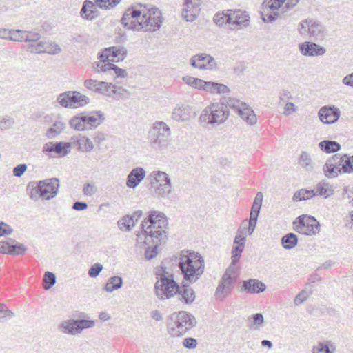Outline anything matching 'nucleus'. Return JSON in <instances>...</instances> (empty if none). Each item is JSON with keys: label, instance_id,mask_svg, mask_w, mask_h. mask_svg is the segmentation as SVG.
Listing matches in <instances>:
<instances>
[{"label": "nucleus", "instance_id": "nucleus-1", "mask_svg": "<svg viewBox=\"0 0 353 353\" xmlns=\"http://www.w3.org/2000/svg\"><path fill=\"white\" fill-rule=\"evenodd\" d=\"M121 23L133 30L154 32L161 26V13L157 8L138 4L126 10Z\"/></svg>", "mask_w": 353, "mask_h": 353}, {"label": "nucleus", "instance_id": "nucleus-2", "mask_svg": "<svg viewBox=\"0 0 353 353\" xmlns=\"http://www.w3.org/2000/svg\"><path fill=\"white\" fill-rule=\"evenodd\" d=\"M168 220L165 214L159 211L152 210L143 221L141 233L137 234V242L140 244L158 243L167 239Z\"/></svg>", "mask_w": 353, "mask_h": 353}, {"label": "nucleus", "instance_id": "nucleus-3", "mask_svg": "<svg viewBox=\"0 0 353 353\" xmlns=\"http://www.w3.org/2000/svg\"><path fill=\"white\" fill-rule=\"evenodd\" d=\"M204 266V261L199 253L189 250L181 252L179 268L185 281L196 282L203 274Z\"/></svg>", "mask_w": 353, "mask_h": 353}, {"label": "nucleus", "instance_id": "nucleus-4", "mask_svg": "<svg viewBox=\"0 0 353 353\" xmlns=\"http://www.w3.org/2000/svg\"><path fill=\"white\" fill-rule=\"evenodd\" d=\"M127 51L123 47L112 46L105 48L98 53V61L92 63L93 70L99 74L111 76L114 70L113 62L124 59Z\"/></svg>", "mask_w": 353, "mask_h": 353}, {"label": "nucleus", "instance_id": "nucleus-5", "mask_svg": "<svg viewBox=\"0 0 353 353\" xmlns=\"http://www.w3.org/2000/svg\"><path fill=\"white\" fill-rule=\"evenodd\" d=\"M230 116V110L221 101L211 103L201 112L200 123L205 127H216L225 123Z\"/></svg>", "mask_w": 353, "mask_h": 353}, {"label": "nucleus", "instance_id": "nucleus-6", "mask_svg": "<svg viewBox=\"0 0 353 353\" xmlns=\"http://www.w3.org/2000/svg\"><path fill=\"white\" fill-rule=\"evenodd\" d=\"M196 324V319L187 312L181 311L171 315L168 332L172 336H181Z\"/></svg>", "mask_w": 353, "mask_h": 353}, {"label": "nucleus", "instance_id": "nucleus-7", "mask_svg": "<svg viewBox=\"0 0 353 353\" xmlns=\"http://www.w3.org/2000/svg\"><path fill=\"white\" fill-rule=\"evenodd\" d=\"M148 137L153 147L161 150H165L170 144V128L165 122L155 121L149 131Z\"/></svg>", "mask_w": 353, "mask_h": 353}, {"label": "nucleus", "instance_id": "nucleus-8", "mask_svg": "<svg viewBox=\"0 0 353 353\" xmlns=\"http://www.w3.org/2000/svg\"><path fill=\"white\" fill-rule=\"evenodd\" d=\"M59 180L57 178L46 179L37 182V186L30 193V198H37V195L46 200L55 197L59 191Z\"/></svg>", "mask_w": 353, "mask_h": 353}, {"label": "nucleus", "instance_id": "nucleus-9", "mask_svg": "<svg viewBox=\"0 0 353 353\" xmlns=\"http://www.w3.org/2000/svg\"><path fill=\"white\" fill-rule=\"evenodd\" d=\"M57 101L63 108H79L88 104L90 99L79 91H66L59 94Z\"/></svg>", "mask_w": 353, "mask_h": 353}, {"label": "nucleus", "instance_id": "nucleus-10", "mask_svg": "<svg viewBox=\"0 0 353 353\" xmlns=\"http://www.w3.org/2000/svg\"><path fill=\"white\" fill-rule=\"evenodd\" d=\"M156 295L159 299H166L174 296L179 290V285L172 276L163 274L155 283Z\"/></svg>", "mask_w": 353, "mask_h": 353}, {"label": "nucleus", "instance_id": "nucleus-11", "mask_svg": "<svg viewBox=\"0 0 353 353\" xmlns=\"http://www.w3.org/2000/svg\"><path fill=\"white\" fill-rule=\"evenodd\" d=\"M94 325V321L92 320L68 319L59 323L58 330L63 334L74 336L81 333L84 329L93 327Z\"/></svg>", "mask_w": 353, "mask_h": 353}, {"label": "nucleus", "instance_id": "nucleus-12", "mask_svg": "<svg viewBox=\"0 0 353 353\" xmlns=\"http://www.w3.org/2000/svg\"><path fill=\"white\" fill-rule=\"evenodd\" d=\"M294 230L302 234L312 236L319 232L320 224L317 220L311 216L301 215L294 222Z\"/></svg>", "mask_w": 353, "mask_h": 353}, {"label": "nucleus", "instance_id": "nucleus-13", "mask_svg": "<svg viewBox=\"0 0 353 353\" xmlns=\"http://www.w3.org/2000/svg\"><path fill=\"white\" fill-rule=\"evenodd\" d=\"M298 31L301 36H309L314 39H322L325 36L323 25L312 19L301 21L298 25Z\"/></svg>", "mask_w": 353, "mask_h": 353}, {"label": "nucleus", "instance_id": "nucleus-14", "mask_svg": "<svg viewBox=\"0 0 353 353\" xmlns=\"http://www.w3.org/2000/svg\"><path fill=\"white\" fill-rule=\"evenodd\" d=\"M229 28L239 30L248 27L250 24V16L245 11L229 10Z\"/></svg>", "mask_w": 353, "mask_h": 353}, {"label": "nucleus", "instance_id": "nucleus-15", "mask_svg": "<svg viewBox=\"0 0 353 353\" xmlns=\"http://www.w3.org/2000/svg\"><path fill=\"white\" fill-rule=\"evenodd\" d=\"M340 110L334 105H325L320 108L318 112V117L320 121L325 124H332L336 123L340 117Z\"/></svg>", "mask_w": 353, "mask_h": 353}, {"label": "nucleus", "instance_id": "nucleus-16", "mask_svg": "<svg viewBox=\"0 0 353 353\" xmlns=\"http://www.w3.org/2000/svg\"><path fill=\"white\" fill-rule=\"evenodd\" d=\"M191 65L200 70H213L216 67L214 59L210 55L199 54L193 56L190 59Z\"/></svg>", "mask_w": 353, "mask_h": 353}, {"label": "nucleus", "instance_id": "nucleus-17", "mask_svg": "<svg viewBox=\"0 0 353 353\" xmlns=\"http://www.w3.org/2000/svg\"><path fill=\"white\" fill-rule=\"evenodd\" d=\"M300 53L305 57H319L323 55L326 50L323 46L311 41H304L299 44Z\"/></svg>", "mask_w": 353, "mask_h": 353}, {"label": "nucleus", "instance_id": "nucleus-18", "mask_svg": "<svg viewBox=\"0 0 353 353\" xmlns=\"http://www.w3.org/2000/svg\"><path fill=\"white\" fill-rule=\"evenodd\" d=\"M194 117L192 108L185 103L176 104L172 112V118L176 121H186Z\"/></svg>", "mask_w": 353, "mask_h": 353}, {"label": "nucleus", "instance_id": "nucleus-19", "mask_svg": "<svg viewBox=\"0 0 353 353\" xmlns=\"http://www.w3.org/2000/svg\"><path fill=\"white\" fill-rule=\"evenodd\" d=\"M342 163L341 157L334 155L330 158L323 165L324 174L328 178L336 177L343 171Z\"/></svg>", "mask_w": 353, "mask_h": 353}, {"label": "nucleus", "instance_id": "nucleus-20", "mask_svg": "<svg viewBox=\"0 0 353 353\" xmlns=\"http://www.w3.org/2000/svg\"><path fill=\"white\" fill-rule=\"evenodd\" d=\"M32 53H48L56 54L61 52L60 47L54 43L40 41L37 43H32L29 47Z\"/></svg>", "mask_w": 353, "mask_h": 353}, {"label": "nucleus", "instance_id": "nucleus-21", "mask_svg": "<svg viewBox=\"0 0 353 353\" xmlns=\"http://www.w3.org/2000/svg\"><path fill=\"white\" fill-rule=\"evenodd\" d=\"M145 175L146 172L143 168L137 167L133 168L127 176V187L134 189L144 179Z\"/></svg>", "mask_w": 353, "mask_h": 353}, {"label": "nucleus", "instance_id": "nucleus-22", "mask_svg": "<svg viewBox=\"0 0 353 353\" xmlns=\"http://www.w3.org/2000/svg\"><path fill=\"white\" fill-rule=\"evenodd\" d=\"M99 94L105 95L107 97H113L119 94L121 97L128 95V92L121 87H117L112 83L101 81L99 85Z\"/></svg>", "mask_w": 353, "mask_h": 353}, {"label": "nucleus", "instance_id": "nucleus-23", "mask_svg": "<svg viewBox=\"0 0 353 353\" xmlns=\"http://www.w3.org/2000/svg\"><path fill=\"white\" fill-rule=\"evenodd\" d=\"M70 147L71 144L68 142H59L57 143L48 142L44 145L43 148V152L46 154L55 152L57 154H66L70 151Z\"/></svg>", "mask_w": 353, "mask_h": 353}, {"label": "nucleus", "instance_id": "nucleus-24", "mask_svg": "<svg viewBox=\"0 0 353 353\" xmlns=\"http://www.w3.org/2000/svg\"><path fill=\"white\" fill-rule=\"evenodd\" d=\"M238 112L241 118L252 125L256 123V116L254 111L248 105L243 103H239Z\"/></svg>", "mask_w": 353, "mask_h": 353}, {"label": "nucleus", "instance_id": "nucleus-25", "mask_svg": "<svg viewBox=\"0 0 353 353\" xmlns=\"http://www.w3.org/2000/svg\"><path fill=\"white\" fill-rule=\"evenodd\" d=\"M73 143L83 152H91L94 148L92 141L87 137L79 134L72 138Z\"/></svg>", "mask_w": 353, "mask_h": 353}, {"label": "nucleus", "instance_id": "nucleus-26", "mask_svg": "<svg viewBox=\"0 0 353 353\" xmlns=\"http://www.w3.org/2000/svg\"><path fill=\"white\" fill-rule=\"evenodd\" d=\"M97 5L90 1H85L81 10V16L88 20H93L98 16Z\"/></svg>", "mask_w": 353, "mask_h": 353}, {"label": "nucleus", "instance_id": "nucleus-27", "mask_svg": "<svg viewBox=\"0 0 353 353\" xmlns=\"http://www.w3.org/2000/svg\"><path fill=\"white\" fill-rule=\"evenodd\" d=\"M177 293L179 294L180 300L186 304L192 303L196 298L194 290L184 283L181 288L179 287Z\"/></svg>", "mask_w": 353, "mask_h": 353}, {"label": "nucleus", "instance_id": "nucleus-28", "mask_svg": "<svg viewBox=\"0 0 353 353\" xmlns=\"http://www.w3.org/2000/svg\"><path fill=\"white\" fill-rule=\"evenodd\" d=\"M200 10V6L185 3L182 10V17L187 21H194L198 17Z\"/></svg>", "mask_w": 353, "mask_h": 353}, {"label": "nucleus", "instance_id": "nucleus-29", "mask_svg": "<svg viewBox=\"0 0 353 353\" xmlns=\"http://www.w3.org/2000/svg\"><path fill=\"white\" fill-rule=\"evenodd\" d=\"M203 91L213 94H223L228 93L230 89L224 84L213 81H206Z\"/></svg>", "mask_w": 353, "mask_h": 353}, {"label": "nucleus", "instance_id": "nucleus-30", "mask_svg": "<svg viewBox=\"0 0 353 353\" xmlns=\"http://www.w3.org/2000/svg\"><path fill=\"white\" fill-rule=\"evenodd\" d=\"M336 352V346L331 341L318 342L312 349V353H335Z\"/></svg>", "mask_w": 353, "mask_h": 353}, {"label": "nucleus", "instance_id": "nucleus-31", "mask_svg": "<svg viewBox=\"0 0 353 353\" xmlns=\"http://www.w3.org/2000/svg\"><path fill=\"white\" fill-rule=\"evenodd\" d=\"M86 127L88 130L92 128H97L105 119L103 114L101 111L92 112L90 115H84Z\"/></svg>", "mask_w": 353, "mask_h": 353}, {"label": "nucleus", "instance_id": "nucleus-32", "mask_svg": "<svg viewBox=\"0 0 353 353\" xmlns=\"http://www.w3.org/2000/svg\"><path fill=\"white\" fill-rule=\"evenodd\" d=\"M152 187L154 188V195L158 199H166L172 192V185L171 183H163L154 185L152 181Z\"/></svg>", "mask_w": 353, "mask_h": 353}, {"label": "nucleus", "instance_id": "nucleus-33", "mask_svg": "<svg viewBox=\"0 0 353 353\" xmlns=\"http://www.w3.org/2000/svg\"><path fill=\"white\" fill-rule=\"evenodd\" d=\"M243 289L252 293H259L265 290V285L255 279H250L249 281H244Z\"/></svg>", "mask_w": 353, "mask_h": 353}, {"label": "nucleus", "instance_id": "nucleus-34", "mask_svg": "<svg viewBox=\"0 0 353 353\" xmlns=\"http://www.w3.org/2000/svg\"><path fill=\"white\" fill-rule=\"evenodd\" d=\"M320 149L325 153H334L341 149L340 144L335 141L324 140L319 143Z\"/></svg>", "mask_w": 353, "mask_h": 353}, {"label": "nucleus", "instance_id": "nucleus-35", "mask_svg": "<svg viewBox=\"0 0 353 353\" xmlns=\"http://www.w3.org/2000/svg\"><path fill=\"white\" fill-rule=\"evenodd\" d=\"M123 285V279L118 276L110 277L105 285L103 287V290L107 292H112L114 290L120 289Z\"/></svg>", "mask_w": 353, "mask_h": 353}, {"label": "nucleus", "instance_id": "nucleus-36", "mask_svg": "<svg viewBox=\"0 0 353 353\" xmlns=\"http://www.w3.org/2000/svg\"><path fill=\"white\" fill-rule=\"evenodd\" d=\"M70 126L78 131H83L88 130L85 122V117L83 114H78L72 117L69 121Z\"/></svg>", "mask_w": 353, "mask_h": 353}, {"label": "nucleus", "instance_id": "nucleus-37", "mask_svg": "<svg viewBox=\"0 0 353 353\" xmlns=\"http://www.w3.org/2000/svg\"><path fill=\"white\" fill-rule=\"evenodd\" d=\"M183 82L194 89L203 91V88L206 84V81L201 79L193 77L191 76H185L183 77Z\"/></svg>", "mask_w": 353, "mask_h": 353}, {"label": "nucleus", "instance_id": "nucleus-38", "mask_svg": "<svg viewBox=\"0 0 353 353\" xmlns=\"http://www.w3.org/2000/svg\"><path fill=\"white\" fill-rule=\"evenodd\" d=\"M150 178L157 183V185L171 183L169 175L163 171H153L150 174Z\"/></svg>", "mask_w": 353, "mask_h": 353}, {"label": "nucleus", "instance_id": "nucleus-39", "mask_svg": "<svg viewBox=\"0 0 353 353\" xmlns=\"http://www.w3.org/2000/svg\"><path fill=\"white\" fill-rule=\"evenodd\" d=\"M65 128V123L63 121H56L53 125L46 132V137L48 139H52L60 134Z\"/></svg>", "mask_w": 353, "mask_h": 353}, {"label": "nucleus", "instance_id": "nucleus-40", "mask_svg": "<svg viewBox=\"0 0 353 353\" xmlns=\"http://www.w3.org/2000/svg\"><path fill=\"white\" fill-rule=\"evenodd\" d=\"M333 192L334 190L328 183H319L316 186L314 193L326 199L332 195Z\"/></svg>", "mask_w": 353, "mask_h": 353}, {"label": "nucleus", "instance_id": "nucleus-41", "mask_svg": "<svg viewBox=\"0 0 353 353\" xmlns=\"http://www.w3.org/2000/svg\"><path fill=\"white\" fill-rule=\"evenodd\" d=\"M298 242V238L294 233H288L281 239V244L284 248L290 250L294 248Z\"/></svg>", "mask_w": 353, "mask_h": 353}, {"label": "nucleus", "instance_id": "nucleus-42", "mask_svg": "<svg viewBox=\"0 0 353 353\" xmlns=\"http://www.w3.org/2000/svg\"><path fill=\"white\" fill-rule=\"evenodd\" d=\"M315 195L316 194L314 193V190L301 189L294 193L293 196V200L294 201H305L310 199Z\"/></svg>", "mask_w": 353, "mask_h": 353}, {"label": "nucleus", "instance_id": "nucleus-43", "mask_svg": "<svg viewBox=\"0 0 353 353\" xmlns=\"http://www.w3.org/2000/svg\"><path fill=\"white\" fill-rule=\"evenodd\" d=\"M118 227L121 230L129 231L135 225V221L130 215L124 216L117 222Z\"/></svg>", "mask_w": 353, "mask_h": 353}, {"label": "nucleus", "instance_id": "nucleus-44", "mask_svg": "<svg viewBox=\"0 0 353 353\" xmlns=\"http://www.w3.org/2000/svg\"><path fill=\"white\" fill-rule=\"evenodd\" d=\"M229 10L219 12L214 17V22L219 26H226L229 28Z\"/></svg>", "mask_w": 353, "mask_h": 353}, {"label": "nucleus", "instance_id": "nucleus-45", "mask_svg": "<svg viewBox=\"0 0 353 353\" xmlns=\"http://www.w3.org/2000/svg\"><path fill=\"white\" fill-rule=\"evenodd\" d=\"M286 0H265L263 6L266 10L279 11L283 6Z\"/></svg>", "mask_w": 353, "mask_h": 353}, {"label": "nucleus", "instance_id": "nucleus-46", "mask_svg": "<svg viewBox=\"0 0 353 353\" xmlns=\"http://www.w3.org/2000/svg\"><path fill=\"white\" fill-rule=\"evenodd\" d=\"M300 165L307 170H312L314 168V163L308 153L303 152L299 158Z\"/></svg>", "mask_w": 353, "mask_h": 353}, {"label": "nucleus", "instance_id": "nucleus-47", "mask_svg": "<svg viewBox=\"0 0 353 353\" xmlns=\"http://www.w3.org/2000/svg\"><path fill=\"white\" fill-rule=\"evenodd\" d=\"M342 170L344 173L353 172V156L348 157L344 154L341 157Z\"/></svg>", "mask_w": 353, "mask_h": 353}, {"label": "nucleus", "instance_id": "nucleus-48", "mask_svg": "<svg viewBox=\"0 0 353 353\" xmlns=\"http://www.w3.org/2000/svg\"><path fill=\"white\" fill-rule=\"evenodd\" d=\"M43 288L50 289L56 283L55 274L51 272H46L43 276Z\"/></svg>", "mask_w": 353, "mask_h": 353}, {"label": "nucleus", "instance_id": "nucleus-49", "mask_svg": "<svg viewBox=\"0 0 353 353\" xmlns=\"http://www.w3.org/2000/svg\"><path fill=\"white\" fill-rule=\"evenodd\" d=\"M234 273V268H232V265H230L225 272L224 274L223 275V277L221 279V283L223 284V285H226L230 289L232 288V275Z\"/></svg>", "mask_w": 353, "mask_h": 353}, {"label": "nucleus", "instance_id": "nucleus-50", "mask_svg": "<svg viewBox=\"0 0 353 353\" xmlns=\"http://www.w3.org/2000/svg\"><path fill=\"white\" fill-rule=\"evenodd\" d=\"M101 81L95 79H90L84 81V86L88 90L99 94V85Z\"/></svg>", "mask_w": 353, "mask_h": 353}, {"label": "nucleus", "instance_id": "nucleus-51", "mask_svg": "<svg viewBox=\"0 0 353 353\" xmlns=\"http://www.w3.org/2000/svg\"><path fill=\"white\" fill-rule=\"evenodd\" d=\"M10 241L14 242L12 239H10ZM27 250V248L21 243H17L14 244L13 243H11V249L9 254H17V255H22Z\"/></svg>", "mask_w": 353, "mask_h": 353}, {"label": "nucleus", "instance_id": "nucleus-52", "mask_svg": "<svg viewBox=\"0 0 353 353\" xmlns=\"http://www.w3.org/2000/svg\"><path fill=\"white\" fill-rule=\"evenodd\" d=\"M230 290L231 289L230 288L220 283L216 290L215 295L216 298L222 300L229 294Z\"/></svg>", "mask_w": 353, "mask_h": 353}, {"label": "nucleus", "instance_id": "nucleus-53", "mask_svg": "<svg viewBox=\"0 0 353 353\" xmlns=\"http://www.w3.org/2000/svg\"><path fill=\"white\" fill-rule=\"evenodd\" d=\"M121 1V0H95V2L99 8L108 9L116 6Z\"/></svg>", "mask_w": 353, "mask_h": 353}, {"label": "nucleus", "instance_id": "nucleus-54", "mask_svg": "<svg viewBox=\"0 0 353 353\" xmlns=\"http://www.w3.org/2000/svg\"><path fill=\"white\" fill-rule=\"evenodd\" d=\"M261 14L262 19L265 22H273L277 19L279 12L272 11V12H269V10H266L264 7Z\"/></svg>", "mask_w": 353, "mask_h": 353}, {"label": "nucleus", "instance_id": "nucleus-55", "mask_svg": "<svg viewBox=\"0 0 353 353\" xmlns=\"http://www.w3.org/2000/svg\"><path fill=\"white\" fill-rule=\"evenodd\" d=\"M243 245L240 246L239 245L234 244L232 250V265H234L239 261L243 250Z\"/></svg>", "mask_w": 353, "mask_h": 353}, {"label": "nucleus", "instance_id": "nucleus-56", "mask_svg": "<svg viewBox=\"0 0 353 353\" xmlns=\"http://www.w3.org/2000/svg\"><path fill=\"white\" fill-rule=\"evenodd\" d=\"M25 31L21 30H10V35L9 40L21 42L24 41Z\"/></svg>", "mask_w": 353, "mask_h": 353}, {"label": "nucleus", "instance_id": "nucleus-57", "mask_svg": "<svg viewBox=\"0 0 353 353\" xmlns=\"http://www.w3.org/2000/svg\"><path fill=\"white\" fill-rule=\"evenodd\" d=\"M14 315V313L8 310L4 304L0 303V322H4L7 318L10 319Z\"/></svg>", "mask_w": 353, "mask_h": 353}, {"label": "nucleus", "instance_id": "nucleus-58", "mask_svg": "<svg viewBox=\"0 0 353 353\" xmlns=\"http://www.w3.org/2000/svg\"><path fill=\"white\" fill-rule=\"evenodd\" d=\"M342 196L344 199H347L353 206V186L345 187L343 190Z\"/></svg>", "mask_w": 353, "mask_h": 353}, {"label": "nucleus", "instance_id": "nucleus-59", "mask_svg": "<svg viewBox=\"0 0 353 353\" xmlns=\"http://www.w3.org/2000/svg\"><path fill=\"white\" fill-rule=\"evenodd\" d=\"M41 38V35L37 32L25 31L24 41L35 42L38 41Z\"/></svg>", "mask_w": 353, "mask_h": 353}, {"label": "nucleus", "instance_id": "nucleus-60", "mask_svg": "<svg viewBox=\"0 0 353 353\" xmlns=\"http://www.w3.org/2000/svg\"><path fill=\"white\" fill-rule=\"evenodd\" d=\"M103 270V265L101 263H97L88 270V275L92 278L97 277Z\"/></svg>", "mask_w": 353, "mask_h": 353}, {"label": "nucleus", "instance_id": "nucleus-61", "mask_svg": "<svg viewBox=\"0 0 353 353\" xmlns=\"http://www.w3.org/2000/svg\"><path fill=\"white\" fill-rule=\"evenodd\" d=\"M97 191V187L91 183H86L83 185V192L84 195L88 196H93Z\"/></svg>", "mask_w": 353, "mask_h": 353}, {"label": "nucleus", "instance_id": "nucleus-62", "mask_svg": "<svg viewBox=\"0 0 353 353\" xmlns=\"http://www.w3.org/2000/svg\"><path fill=\"white\" fill-rule=\"evenodd\" d=\"M127 72L125 70L121 69L117 65H114V70H112L111 77L115 79L117 77H125Z\"/></svg>", "mask_w": 353, "mask_h": 353}, {"label": "nucleus", "instance_id": "nucleus-63", "mask_svg": "<svg viewBox=\"0 0 353 353\" xmlns=\"http://www.w3.org/2000/svg\"><path fill=\"white\" fill-rule=\"evenodd\" d=\"M309 296V293L303 290L299 294H298L294 298V304L296 305H299L303 303Z\"/></svg>", "mask_w": 353, "mask_h": 353}, {"label": "nucleus", "instance_id": "nucleus-64", "mask_svg": "<svg viewBox=\"0 0 353 353\" xmlns=\"http://www.w3.org/2000/svg\"><path fill=\"white\" fill-rule=\"evenodd\" d=\"M12 228L8 224L0 221V236L3 235H9L12 232Z\"/></svg>", "mask_w": 353, "mask_h": 353}]
</instances>
